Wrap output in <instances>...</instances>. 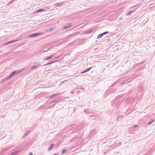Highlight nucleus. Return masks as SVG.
<instances>
[{
    "label": "nucleus",
    "instance_id": "nucleus-8",
    "mask_svg": "<svg viewBox=\"0 0 155 155\" xmlns=\"http://www.w3.org/2000/svg\"><path fill=\"white\" fill-rule=\"evenodd\" d=\"M84 125H80L78 127V128L79 129H80V130L82 129H83L84 128Z\"/></svg>",
    "mask_w": 155,
    "mask_h": 155
},
{
    "label": "nucleus",
    "instance_id": "nucleus-31",
    "mask_svg": "<svg viewBox=\"0 0 155 155\" xmlns=\"http://www.w3.org/2000/svg\"><path fill=\"white\" fill-rule=\"evenodd\" d=\"M84 111L85 112H86V110H84Z\"/></svg>",
    "mask_w": 155,
    "mask_h": 155
},
{
    "label": "nucleus",
    "instance_id": "nucleus-32",
    "mask_svg": "<svg viewBox=\"0 0 155 155\" xmlns=\"http://www.w3.org/2000/svg\"><path fill=\"white\" fill-rule=\"evenodd\" d=\"M114 85V84H113L112 86H113Z\"/></svg>",
    "mask_w": 155,
    "mask_h": 155
},
{
    "label": "nucleus",
    "instance_id": "nucleus-10",
    "mask_svg": "<svg viewBox=\"0 0 155 155\" xmlns=\"http://www.w3.org/2000/svg\"><path fill=\"white\" fill-rule=\"evenodd\" d=\"M57 61H58L57 60L54 61H53L52 62H49V63H48L47 64H44V66H45V65H49V64H52L53 63Z\"/></svg>",
    "mask_w": 155,
    "mask_h": 155
},
{
    "label": "nucleus",
    "instance_id": "nucleus-22",
    "mask_svg": "<svg viewBox=\"0 0 155 155\" xmlns=\"http://www.w3.org/2000/svg\"><path fill=\"white\" fill-rule=\"evenodd\" d=\"M133 12V11H131L127 13V15H130Z\"/></svg>",
    "mask_w": 155,
    "mask_h": 155
},
{
    "label": "nucleus",
    "instance_id": "nucleus-18",
    "mask_svg": "<svg viewBox=\"0 0 155 155\" xmlns=\"http://www.w3.org/2000/svg\"><path fill=\"white\" fill-rule=\"evenodd\" d=\"M144 63L143 62H141L140 63H138L137 64V66H139L140 65H141L143 64V63Z\"/></svg>",
    "mask_w": 155,
    "mask_h": 155
},
{
    "label": "nucleus",
    "instance_id": "nucleus-16",
    "mask_svg": "<svg viewBox=\"0 0 155 155\" xmlns=\"http://www.w3.org/2000/svg\"><path fill=\"white\" fill-rule=\"evenodd\" d=\"M54 146V145L53 143L51 144L50 146L48 148V150H50L51 149H52L53 148V147Z\"/></svg>",
    "mask_w": 155,
    "mask_h": 155
},
{
    "label": "nucleus",
    "instance_id": "nucleus-20",
    "mask_svg": "<svg viewBox=\"0 0 155 155\" xmlns=\"http://www.w3.org/2000/svg\"><path fill=\"white\" fill-rule=\"evenodd\" d=\"M29 133V132H28L26 133L23 136L24 137H25L26 136H27Z\"/></svg>",
    "mask_w": 155,
    "mask_h": 155
},
{
    "label": "nucleus",
    "instance_id": "nucleus-26",
    "mask_svg": "<svg viewBox=\"0 0 155 155\" xmlns=\"http://www.w3.org/2000/svg\"><path fill=\"white\" fill-rule=\"evenodd\" d=\"M138 127V125H134V127Z\"/></svg>",
    "mask_w": 155,
    "mask_h": 155
},
{
    "label": "nucleus",
    "instance_id": "nucleus-4",
    "mask_svg": "<svg viewBox=\"0 0 155 155\" xmlns=\"http://www.w3.org/2000/svg\"><path fill=\"white\" fill-rule=\"evenodd\" d=\"M17 41H18V40H12V41H9L8 42H7L5 43H4V44H2V45L5 46V45H8L9 44H11L12 43L15 42Z\"/></svg>",
    "mask_w": 155,
    "mask_h": 155
},
{
    "label": "nucleus",
    "instance_id": "nucleus-1",
    "mask_svg": "<svg viewBox=\"0 0 155 155\" xmlns=\"http://www.w3.org/2000/svg\"><path fill=\"white\" fill-rule=\"evenodd\" d=\"M123 100V99H122L120 97H117L111 101V103L112 106L117 108L122 103Z\"/></svg>",
    "mask_w": 155,
    "mask_h": 155
},
{
    "label": "nucleus",
    "instance_id": "nucleus-7",
    "mask_svg": "<svg viewBox=\"0 0 155 155\" xmlns=\"http://www.w3.org/2000/svg\"><path fill=\"white\" fill-rule=\"evenodd\" d=\"M10 78H9V77H8L7 78H5L2 81V82L4 83L7 81H8Z\"/></svg>",
    "mask_w": 155,
    "mask_h": 155
},
{
    "label": "nucleus",
    "instance_id": "nucleus-11",
    "mask_svg": "<svg viewBox=\"0 0 155 155\" xmlns=\"http://www.w3.org/2000/svg\"><path fill=\"white\" fill-rule=\"evenodd\" d=\"M45 11V10L43 9H39L36 11V12L37 13L40 12H42Z\"/></svg>",
    "mask_w": 155,
    "mask_h": 155
},
{
    "label": "nucleus",
    "instance_id": "nucleus-12",
    "mask_svg": "<svg viewBox=\"0 0 155 155\" xmlns=\"http://www.w3.org/2000/svg\"><path fill=\"white\" fill-rule=\"evenodd\" d=\"M123 118V117L121 116H118L117 117V120H120L122 119Z\"/></svg>",
    "mask_w": 155,
    "mask_h": 155
},
{
    "label": "nucleus",
    "instance_id": "nucleus-5",
    "mask_svg": "<svg viewBox=\"0 0 155 155\" xmlns=\"http://www.w3.org/2000/svg\"><path fill=\"white\" fill-rule=\"evenodd\" d=\"M108 32L107 31H105L103 33H102L99 34L97 37V38H101L104 35L107 34L108 33Z\"/></svg>",
    "mask_w": 155,
    "mask_h": 155
},
{
    "label": "nucleus",
    "instance_id": "nucleus-29",
    "mask_svg": "<svg viewBox=\"0 0 155 155\" xmlns=\"http://www.w3.org/2000/svg\"><path fill=\"white\" fill-rule=\"evenodd\" d=\"M87 72V71H85H85H83L82 72H81V73H82V74H83V73H85V72Z\"/></svg>",
    "mask_w": 155,
    "mask_h": 155
},
{
    "label": "nucleus",
    "instance_id": "nucleus-30",
    "mask_svg": "<svg viewBox=\"0 0 155 155\" xmlns=\"http://www.w3.org/2000/svg\"><path fill=\"white\" fill-rule=\"evenodd\" d=\"M29 155H33V154L32 153H30Z\"/></svg>",
    "mask_w": 155,
    "mask_h": 155
},
{
    "label": "nucleus",
    "instance_id": "nucleus-28",
    "mask_svg": "<svg viewBox=\"0 0 155 155\" xmlns=\"http://www.w3.org/2000/svg\"><path fill=\"white\" fill-rule=\"evenodd\" d=\"M87 72V71H85H85H83L82 72H81V73H82V74H83V73H85V72Z\"/></svg>",
    "mask_w": 155,
    "mask_h": 155
},
{
    "label": "nucleus",
    "instance_id": "nucleus-19",
    "mask_svg": "<svg viewBox=\"0 0 155 155\" xmlns=\"http://www.w3.org/2000/svg\"><path fill=\"white\" fill-rule=\"evenodd\" d=\"M92 68V67H91L89 68H87L85 70V71L87 72V71H89Z\"/></svg>",
    "mask_w": 155,
    "mask_h": 155
},
{
    "label": "nucleus",
    "instance_id": "nucleus-9",
    "mask_svg": "<svg viewBox=\"0 0 155 155\" xmlns=\"http://www.w3.org/2000/svg\"><path fill=\"white\" fill-rule=\"evenodd\" d=\"M58 94H53L50 97H49V98H53V97H55V96H58Z\"/></svg>",
    "mask_w": 155,
    "mask_h": 155
},
{
    "label": "nucleus",
    "instance_id": "nucleus-15",
    "mask_svg": "<svg viewBox=\"0 0 155 155\" xmlns=\"http://www.w3.org/2000/svg\"><path fill=\"white\" fill-rule=\"evenodd\" d=\"M67 150V149L66 148H63L62 149V154L64 153H65Z\"/></svg>",
    "mask_w": 155,
    "mask_h": 155
},
{
    "label": "nucleus",
    "instance_id": "nucleus-3",
    "mask_svg": "<svg viewBox=\"0 0 155 155\" xmlns=\"http://www.w3.org/2000/svg\"><path fill=\"white\" fill-rule=\"evenodd\" d=\"M21 72L20 71H14L11 74H10L9 77V78H11L14 75L18 74L19 73Z\"/></svg>",
    "mask_w": 155,
    "mask_h": 155
},
{
    "label": "nucleus",
    "instance_id": "nucleus-2",
    "mask_svg": "<svg viewBox=\"0 0 155 155\" xmlns=\"http://www.w3.org/2000/svg\"><path fill=\"white\" fill-rule=\"evenodd\" d=\"M42 34V32H38L29 35L28 36L30 38L32 37H36L39 35H41Z\"/></svg>",
    "mask_w": 155,
    "mask_h": 155
},
{
    "label": "nucleus",
    "instance_id": "nucleus-17",
    "mask_svg": "<svg viewBox=\"0 0 155 155\" xmlns=\"http://www.w3.org/2000/svg\"><path fill=\"white\" fill-rule=\"evenodd\" d=\"M154 120L151 119L150 120V121L147 124V125H149L153 123Z\"/></svg>",
    "mask_w": 155,
    "mask_h": 155
},
{
    "label": "nucleus",
    "instance_id": "nucleus-24",
    "mask_svg": "<svg viewBox=\"0 0 155 155\" xmlns=\"http://www.w3.org/2000/svg\"><path fill=\"white\" fill-rule=\"evenodd\" d=\"M92 31H93V29H91L90 30L87 31V33L88 34L90 33H91Z\"/></svg>",
    "mask_w": 155,
    "mask_h": 155
},
{
    "label": "nucleus",
    "instance_id": "nucleus-6",
    "mask_svg": "<svg viewBox=\"0 0 155 155\" xmlns=\"http://www.w3.org/2000/svg\"><path fill=\"white\" fill-rule=\"evenodd\" d=\"M71 24H69L66 25L64 26L63 28L64 29H67L70 27H71Z\"/></svg>",
    "mask_w": 155,
    "mask_h": 155
},
{
    "label": "nucleus",
    "instance_id": "nucleus-21",
    "mask_svg": "<svg viewBox=\"0 0 155 155\" xmlns=\"http://www.w3.org/2000/svg\"><path fill=\"white\" fill-rule=\"evenodd\" d=\"M37 68H38L41 66V65L38 63L36 65H35Z\"/></svg>",
    "mask_w": 155,
    "mask_h": 155
},
{
    "label": "nucleus",
    "instance_id": "nucleus-14",
    "mask_svg": "<svg viewBox=\"0 0 155 155\" xmlns=\"http://www.w3.org/2000/svg\"><path fill=\"white\" fill-rule=\"evenodd\" d=\"M109 93H112L114 91V89H110V87L108 89Z\"/></svg>",
    "mask_w": 155,
    "mask_h": 155
},
{
    "label": "nucleus",
    "instance_id": "nucleus-27",
    "mask_svg": "<svg viewBox=\"0 0 155 155\" xmlns=\"http://www.w3.org/2000/svg\"><path fill=\"white\" fill-rule=\"evenodd\" d=\"M54 28H50V30H49V31H51L52 30H53Z\"/></svg>",
    "mask_w": 155,
    "mask_h": 155
},
{
    "label": "nucleus",
    "instance_id": "nucleus-25",
    "mask_svg": "<svg viewBox=\"0 0 155 155\" xmlns=\"http://www.w3.org/2000/svg\"><path fill=\"white\" fill-rule=\"evenodd\" d=\"M37 68L36 67V66L34 65V66H31V69H33V68Z\"/></svg>",
    "mask_w": 155,
    "mask_h": 155
},
{
    "label": "nucleus",
    "instance_id": "nucleus-13",
    "mask_svg": "<svg viewBox=\"0 0 155 155\" xmlns=\"http://www.w3.org/2000/svg\"><path fill=\"white\" fill-rule=\"evenodd\" d=\"M53 56V55H51L48 57H47L45 58V59L46 60H48L51 58Z\"/></svg>",
    "mask_w": 155,
    "mask_h": 155
},
{
    "label": "nucleus",
    "instance_id": "nucleus-23",
    "mask_svg": "<svg viewBox=\"0 0 155 155\" xmlns=\"http://www.w3.org/2000/svg\"><path fill=\"white\" fill-rule=\"evenodd\" d=\"M15 1V0H12L11 1L9 2V4H10L12 3Z\"/></svg>",
    "mask_w": 155,
    "mask_h": 155
}]
</instances>
